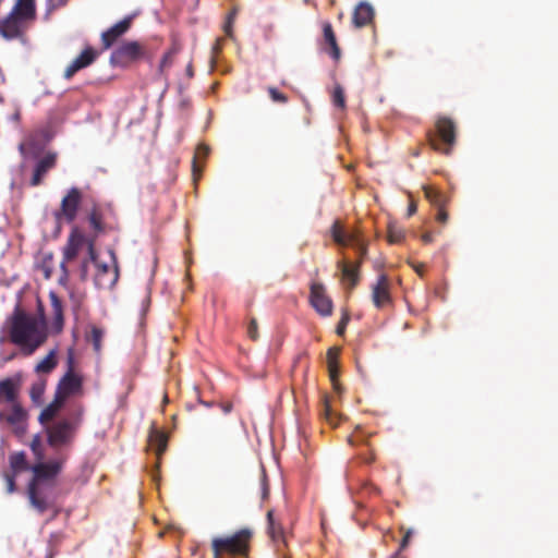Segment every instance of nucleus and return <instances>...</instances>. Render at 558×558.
Instances as JSON below:
<instances>
[{
  "label": "nucleus",
  "mask_w": 558,
  "mask_h": 558,
  "mask_svg": "<svg viewBox=\"0 0 558 558\" xmlns=\"http://www.w3.org/2000/svg\"><path fill=\"white\" fill-rule=\"evenodd\" d=\"M389 287V279L386 275H380L377 282L373 286L372 300L377 308H383L391 303Z\"/></svg>",
  "instance_id": "nucleus-14"
},
{
  "label": "nucleus",
  "mask_w": 558,
  "mask_h": 558,
  "mask_svg": "<svg viewBox=\"0 0 558 558\" xmlns=\"http://www.w3.org/2000/svg\"><path fill=\"white\" fill-rule=\"evenodd\" d=\"M260 488H262V498L266 499L269 495V485H268V478L266 475V472L264 469H262L260 472Z\"/></svg>",
  "instance_id": "nucleus-44"
},
{
  "label": "nucleus",
  "mask_w": 558,
  "mask_h": 558,
  "mask_svg": "<svg viewBox=\"0 0 558 558\" xmlns=\"http://www.w3.org/2000/svg\"><path fill=\"white\" fill-rule=\"evenodd\" d=\"M64 401L61 400V397H57L54 395L53 400L41 410L38 421L41 425H47L48 422L52 421L54 416L58 414V412L62 409L64 405Z\"/></svg>",
  "instance_id": "nucleus-25"
},
{
  "label": "nucleus",
  "mask_w": 558,
  "mask_h": 558,
  "mask_svg": "<svg viewBox=\"0 0 558 558\" xmlns=\"http://www.w3.org/2000/svg\"><path fill=\"white\" fill-rule=\"evenodd\" d=\"M35 17V0H16L11 12L0 21V35L7 40H23Z\"/></svg>",
  "instance_id": "nucleus-2"
},
{
  "label": "nucleus",
  "mask_w": 558,
  "mask_h": 558,
  "mask_svg": "<svg viewBox=\"0 0 558 558\" xmlns=\"http://www.w3.org/2000/svg\"><path fill=\"white\" fill-rule=\"evenodd\" d=\"M268 533L274 542H283L284 534L283 529L279 522L275 520L274 510L267 512Z\"/></svg>",
  "instance_id": "nucleus-29"
},
{
  "label": "nucleus",
  "mask_w": 558,
  "mask_h": 558,
  "mask_svg": "<svg viewBox=\"0 0 558 558\" xmlns=\"http://www.w3.org/2000/svg\"><path fill=\"white\" fill-rule=\"evenodd\" d=\"M267 92L269 94L270 99L274 102H278V104H287L288 102V96L286 94L281 93L280 90H278L276 87L269 86L267 88Z\"/></svg>",
  "instance_id": "nucleus-38"
},
{
  "label": "nucleus",
  "mask_w": 558,
  "mask_h": 558,
  "mask_svg": "<svg viewBox=\"0 0 558 558\" xmlns=\"http://www.w3.org/2000/svg\"><path fill=\"white\" fill-rule=\"evenodd\" d=\"M82 413L83 410L80 409L76 417L60 418L46 426L45 430L49 447L58 450L72 445L81 423Z\"/></svg>",
  "instance_id": "nucleus-3"
},
{
  "label": "nucleus",
  "mask_w": 558,
  "mask_h": 558,
  "mask_svg": "<svg viewBox=\"0 0 558 558\" xmlns=\"http://www.w3.org/2000/svg\"><path fill=\"white\" fill-rule=\"evenodd\" d=\"M437 135L428 134V144L434 150L449 155L456 143V125L449 118H439L436 122Z\"/></svg>",
  "instance_id": "nucleus-7"
},
{
  "label": "nucleus",
  "mask_w": 558,
  "mask_h": 558,
  "mask_svg": "<svg viewBox=\"0 0 558 558\" xmlns=\"http://www.w3.org/2000/svg\"><path fill=\"white\" fill-rule=\"evenodd\" d=\"M132 16H126L122 21L118 22L109 29L101 34V44L104 49H109L117 39L125 34L132 24Z\"/></svg>",
  "instance_id": "nucleus-16"
},
{
  "label": "nucleus",
  "mask_w": 558,
  "mask_h": 558,
  "mask_svg": "<svg viewBox=\"0 0 558 558\" xmlns=\"http://www.w3.org/2000/svg\"><path fill=\"white\" fill-rule=\"evenodd\" d=\"M144 47L137 41H126L117 47L111 56L110 62L113 65L126 66L144 56Z\"/></svg>",
  "instance_id": "nucleus-11"
},
{
  "label": "nucleus",
  "mask_w": 558,
  "mask_h": 558,
  "mask_svg": "<svg viewBox=\"0 0 558 558\" xmlns=\"http://www.w3.org/2000/svg\"><path fill=\"white\" fill-rule=\"evenodd\" d=\"M223 45V38H217L215 44L213 45L211 51H213V62H215V58L218 53H220Z\"/></svg>",
  "instance_id": "nucleus-48"
},
{
  "label": "nucleus",
  "mask_w": 558,
  "mask_h": 558,
  "mask_svg": "<svg viewBox=\"0 0 558 558\" xmlns=\"http://www.w3.org/2000/svg\"><path fill=\"white\" fill-rule=\"evenodd\" d=\"M168 436L165 432L158 429L155 425H151L148 435V448L155 451L157 457H160L167 449Z\"/></svg>",
  "instance_id": "nucleus-21"
},
{
  "label": "nucleus",
  "mask_w": 558,
  "mask_h": 558,
  "mask_svg": "<svg viewBox=\"0 0 558 558\" xmlns=\"http://www.w3.org/2000/svg\"><path fill=\"white\" fill-rule=\"evenodd\" d=\"M15 477H16V474L13 472L12 473H9V472L3 473V480L5 482V489H7L8 494H12L15 492Z\"/></svg>",
  "instance_id": "nucleus-42"
},
{
  "label": "nucleus",
  "mask_w": 558,
  "mask_h": 558,
  "mask_svg": "<svg viewBox=\"0 0 558 558\" xmlns=\"http://www.w3.org/2000/svg\"><path fill=\"white\" fill-rule=\"evenodd\" d=\"M340 350L338 348H330L327 351V363L331 380H336L338 376V357Z\"/></svg>",
  "instance_id": "nucleus-31"
},
{
  "label": "nucleus",
  "mask_w": 558,
  "mask_h": 558,
  "mask_svg": "<svg viewBox=\"0 0 558 558\" xmlns=\"http://www.w3.org/2000/svg\"><path fill=\"white\" fill-rule=\"evenodd\" d=\"M331 236L333 241L341 246H356L363 240L355 232L347 233L339 221H335L331 227Z\"/></svg>",
  "instance_id": "nucleus-19"
},
{
  "label": "nucleus",
  "mask_w": 558,
  "mask_h": 558,
  "mask_svg": "<svg viewBox=\"0 0 558 558\" xmlns=\"http://www.w3.org/2000/svg\"><path fill=\"white\" fill-rule=\"evenodd\" d=\"M9 338L26 355H31L45 343L47 332L45 326L40 325L35 317L16 311L11 317Z\"/></svg>",
  "instance_id": "nucleus-1"
},
{
  "label": "nucleus",
  "mask_w": 558,
  "mask_h": 558,
  "mask_svg": "<svg viewBox=\"0 0 558 558\" xmlns=\"http://www.w3.org/2000/svg\"><path fill=\"white\" fill-rule=\"evenodd\" d=\"M171 57H172L171 52H167L163 56V58H162V60L160 62V69H163L165 66H167V65H169L171 63Z\"/></svg>",
  "instance_id": "nucleus-50"
},
{
  "label": "nucleus",
  "mask_w": 558,
  "mask_h": 558,
  "mask_svg": "<svg viewBox=\"0 0 558 558\" xmlns=\"http://www.w3.org/2000/svg\"><path fill=\"white\" fill-rule=\"evenodd\" d=\"M337 266L341 270L342 280L348 282V288L354 289L360 281V263L352 265L347 262H338Z\"/></svg>",
  "instance_id": "nucleus-22"
},
{
  "label": "nucleus",
  "mask_w": 558,
  "mask_h": 558,
  "mask_svg": "<svg viewBox=\"0 0 558 558\" xmlns=\"http://www.w3.org/2000/svg\"><path fill=\"white\" fill-rule=\"evenodd\" d=\"M186 74L187 76L192 77L194 75V72H193V66L192 64L190 63L186 68Z\"/></svg>",
  "instance_id": "nucleus-57"
},
{
  "label": "nucleus",
  "mask_w": 558,
  "mask_h": 558,
  "mask_svg": "<svg viewBox=\"0 0 558 558\" xmlns=\"http://www.w3.org/2000/svg\"><path fill=\"white\" fill-rule=\"evenodd\" d=\"M88 259H84L80 265V278L85 281L88 277Z\"/></svg>",
  "instance_id": "nucleus-47"
},
{
  "label": "nucleus",
  "mask_w": 558,
  "mask_h": 558,
  "mask_svg": "<svg viewBox=\"0 0 558 558\" xmlns=\"http://www.w3.org/2000/svg\"><path fill=\"white\" fill-rule=\"evenodd\" d=\"M354 248L356 250L357 252V255H359V258H357V262L356 263H360V265L363 263V259L364 257L366 256L367 254V247H366V244L364 243V241H362L361 243H359L356 246H354Z\"/></svg>",
  "instance_id": "nucleus-45"
},
{
  "label": "nucleus",
  "mask_w": 558,
  "mask_h": 558,
  "mask_svg": "<svg viewBox=\"0 0 558 558\" xmlns=\"http://www.w3.org/2000/svg\"><path fill=\"white\" fill-rule=\"evenodd\" d=\"M422 241H423L424 243H426V244H427V243H430V242L433 241V234H432V233H429V232H427V233L423 234V235H422Z\"/></svg>",
  "instance_id": "nucleus-51"
},
{
  "label": "nucleus",
  "mask_w": 558,
  "mask_h": 558,
  "mask_svg": "<svg viewBox=\"0 0 558 558\" xmlns=\"http://www.w3.org/2000/svg\"><path fill=\"white\" fill-rule=\"evenodd\" d=\"M51 308H52V323L51 328L53 332L60 333L63 329V311H62V304L60 300L52 294L51 295Z\"/></svg>",
  "instance_id": "nucleus-26"
},
{
  "label": "nucleus",
  "mask_w": 558,
  "mask_h": 558,
  "mask_svg": "<svg viewBox=\"0 0 558 558\" xmlns=\"http://www.w3.org/2000/svg\"><path fill=\"white\" fill-rule=\"evenodd\" d=\"M69 368L60 378L54 395L61 397L64 402L68 398L83 392V378L74 372L72 355L68 359Z\"/></svg>",
  "instance_id": "nucleus-9"
},
{
  "label": "nucleus",
  "mask_w": 558,
  "mask_h": 558,
  "mask_svg": "<svg viewBox=\"0 0 558 558\" xmlns=\"http://www.w3.org/2000/svg\"><path fill=\"white\" fill-rule=\"evenodd\" d=\"M251 537L252 532L247 529H242L231 536L216 537L211 542L213 553L215 556H247Z\"/></svg>",
  "instance_id": "nucleus-4"
},
{
  "label": "nucleus",
  "mask_w": 558,
  "mask_h": 558,
  "mask_svg": "<svg viewBox=\"0 0 558 558\" xmlns=\"http://www.w3.org/2000/svg\"><path fill=\"white\" fill-rule=\"evenodd\" d=\"M231 25H232V21H228L227 20V23L225 25V32L227 33V35H231Z\"/></svg>",
  "instance_id": "nucleus-55"
},
{
  "label": "nucleus",
  "mask_w": 558,
  "mask_h": 558,
  "mask_svg": "<svg viewBox=\"0 0 558 558\" xmlns=\"http://www.w3.org/2000/svg\"><path fill=\"white\" fill-rule=\"evenodd\" d=\"M84 241H85L84 234L80 231V229L76 226H74L69 234L66 244L64 245L63 252H62L63 258H62L60 267H61L62 275L64 278H68V276H69V270H68L66 264L69 262L74 260L77 257L78 252L83 247Z\"/></svg>",
  "instance_id": "nucleus-13"
},
{
  "label": "nucleus",
  "mask_w": 558,
  "mask_h": 558,
  "mask_svg": "<svg viewBox=\"0 0 558 558\" xmlns=\"http://www.w3.org/2000/svg\"><path fill=\"white\" fill-rule=\"evenodd\" d=\"M58 365L57 352L51 350L35 367V372L43 375L51 373Z\"/></svg>",
  "instance_id": "nucleus-28"
},
{
  "label": "nucleus",
  "mask_w": 558,
  "mask_h": 558,
  "mask_svg": "<svg viewBox=\"0 0 558 558\" xmlns=\"http://www.w3.org/2000/svg\"><path fill=\"white\" fill-rule=\"evenodd\" d=\"M247 336L251 340L256 341L259 338L258 323L255 317H252L247 325Z\"/></svg>",
  "instance_id": "nucleus-41"
},
{
  "label": "nucleus",
  "mask_w": 558,
  "mask_h": 558,
  "mask_svg": "<svg viewBox=\"0 0 558 558\" xmlns=\"http://www.w3.org/2000/svg\"><path fill=\"white\" fill-rule=\"evenodd\" d=\"M235 14H236V10H235V9H233V10L229 13V15H228V21H233V19H234V16H235Z\"/></svg>",
  "instance_id": "nucleus-58"
},
{
  "label": "nucleus",
  "mask_w": 558,
  "mask_h": 558,
  "mask_svg": "<svg viewBox=\"0 0 558 558\" xmlns=\"http://www.w3.org/2000/svg\"><path fill=\"white\" fill-rule=\"evenodd\" d=\"M349 322H350V314L348 312H343L342 317L336 327V333L338 336L344 335Z\"/></svg>",
  "instance_id": "nucleus-43"
},
{
  "label": "nucleus",
  "mask_w": 558,
  "mask_h": 558,
  "mask_svg": "<svg viewBox=\"0 0 558 558\" xmlns=\"http://www.w3.org/2000/svg\"><path fill=\"white\" fill-rule=\"evenodd\" d=\"M209 154V147L205 144H199L196 148L195 155L193 157V174L196 177L197 173L201 172V168L198 166V158H206Z\"/></svg>",
  "instance_id": "nucleus-35"
},
{
  "label": "nucleus",
  "mask_w": 558,
  "mask_h": 558,
  "mask_svg": "<svg viewBox=\"0 0 558 558\" xmlns=\"http://www.w3.org/2000/svg\"><path fill=\"white\" fill-rule=\"evenodd\" d=\"M387 239L390 244L400 243L404 239V231L393 225L388 226Z\"/></svg>",
  "instance_id": "nucleus-36"
},
{
  "label": "nucleus",
  "mask_w": 558,
  "mask_h": 558,
  "mask_svg": "<svg viewBox=\"0 0 558 558\" xmlns=\"http://www.w3.org/2000/svg\"><path fill=\"white\" fill-rule=\"evenodd\" d=\"M332 101H333V105L339 108L345 107L344 92H343L342 87L339 85H337L333 89Z\"/></svg>",
  "instance_id": "nucleus-39"
},
{
  "label": "nucleus",
  "mask_w": 558,
  "mask_h": 558,
  "mask_svg": "<svg viewBox=\"0 0 558 558\" xmlns=\"http://www.w3.org/2000/svg\"><path fill=\"white\" fill-rule=\"evenodd\" d=\"M323 39L327 46L325 51L335 60L339 61L341 58V50L337 41L336 33L330 22L323 23Z\"/></svg>",
  "instance_id": "nucleus-18"
},
{
  "label": "nucleus",
  "mask_w": 558,
  "mask_h": 558,
  "mask_svg": "<svg viewBox=\"0 0 558 558\" xmlns=\"http://www.w3.org/2000/svg\"><path fill=\"white\" fill-rule=\"evenodd\" d=\"M57 163V155L52 153H48L44 156L37 163L34 169L33 177L31 179L32 186H38L43 183L46 174L56 167Z\"/></svg>",
  "instance_id": "nucleus-17"
},
{
  "label": "nucleus",
  "mask_w": 558,
  "mask_h": 558,
  "mask_svg": "<svg viewBox=\"0 0 558 558\" xmlns=\"http://www.w3.org/2000/svg\"><path fill=\"white\" fill-rule=\"evenodd\" d=\"M10 466L12 472L17 474L21 471L27 470V461L24 452H16L10 456Z\"/></svg>",
  "instance_id": "nucleus-32"
},
{
  "label": "nucleus",
  "mask_w": 558,
  "mask_h": 558,
  "mask_svg": "<svg viewBox=\"0 0 558 558\" xmlns=\"http://www.w3.org/2000/svg\"><path fill=\"white\" fill-rule=\"evenodd\" d=\"M64 459L39 462L32 466L33 477L29 482L57 486V476L61 472Z\"/></svg>",
  "instance_id": "nucleus-10"
},
{
  "label": "nucleus",
  "mask_w": 558,
  "mask_h": 558,
  "mask_svg": "<svg viewBox=\"0 0 558 558\" xmlns=\"http://www.w3.org/2000/svg\"><path fill=\"white\" fill-rule=\"evenodd\" d=\"M374 9L367 2H360L353 12L352 23L356 28L369 25L374 20Z\"/></svg>",
  "instance_id": "nucleus-20"
},
{
  "label": "nucleus",
  "mask_w": 558,
  "mask_h": 558,
  "mask_svg": "<svg viewBox=\"0 0 558 558\" xmlns=\"http://www.w3.org/2000/svg\"><path fill=\"white\" fill-rule=\"evenodd\" d=\"M53 7H62L64 5L68 0H50Z\"/></svg>",
  "instance_id": "nucleus-52"
},
{
  "label": "nucleus",
  "mask_w": 558,
  "mask_h": 558,
  "mask_svg": "<svg viewBox=\"0 0 558 558\" xmlns=\"http://www.w3.org/2000/svg\"><path fill=\"white\" fill-rule=\"evenodd\" d=\"M323 414L325 415V417L332 424V420H331V408L329 405V403L327 401H325V404H324V410H323Z\"/></svg>",
  "instance_id": "nucleus-49"
},
{
  "label": "nucleus",
  "mask_w": 558,
  "mask_h": 558,
  "mask_svg": "<svg viewBox=\"0 0 558 558\" xmlns=\"http://www.w3.org/2000/svg\"><path fill=\"white\" fill-rule=\"evenodd\" d=\"M33 451H37L38 447H39V439L38 437H36L33 441H32V445H31Z\"/></svg>",
  "instance_id": "nucleus-54"
},
{
  "label": "nucleus",
  "mask_w": 558,
  "mask_h": 558,
  "mask_svg": "<svg viewBox=\"0 0 558 558\" xmlns=\"http://www.w3.org/2000/svg\"><path fill=\"white\" fill-rule=\"evenodd\" d=\"M20 149H21L22 153L24 151V145L23 144L20 146Z\"/></svg>",
  "instance_id": "nucleus-59"
},
{
  "label": "nucleus",
  "mask_w": 558,
  "mask_h": 558,
  "mask_svg": "<svg viewBox=\"0 0 558 558\" xmlns=\"http://www.w3.org/2000/svg\"><path fill=\"white\" fill-rule=\"evenodd\" d=\"M415 213H416V205H415L414 203H411V204L409 205V208H408V215H409V216H412V215H413V214H415Z\"/></svg>",
  "instance_id": "nucleus-53"
},
{
  "label": "nucleus",
  "mask_w": 558,
  "mask_h": 558,
  "mask_svg": "<svg viewBox=\"0 0 558 558\" xmlns=\"http://www.w3.org/2000/svg\"><path fill=\"white\" fill-rule=\"evenodd\" d=\"M423 192L425 198L435 207H446L448 203V197L441 193L439 190H437L434 186L430 185H424Z\"/></svg>",
  "instance_id": "nucleus-27"
},
{
  "label": "nucleus",
  "mask_w": 558,
  "mask_h": 558,
  "mask_svg": "<svg viewBox=\"0 0 558 558\" xmlns=\"http://www.w3.org/2000/svg\"><path fill=\"white\" fill-rule=\"evenodd\" d=\"M56 488L48 484L29 482L27 486V498L33 509L39 514L56 507Z\"/></svg>",
  "instance_id": "nucleus-6"
},
{
  "label": "nucleus",
  "mask_w": 558,
  "mask_h": 558,
  "mask_svg": "<svg viewBox=\"0 0 558 558\" xmlns=\"http://www.w3.org/2000/svg\"><path fill=\"white\" fill-rule=\"evenodd\" d=\"M61 541V536L58 533H52L49 537V544L46 549L45 558H53L57 554V546Z\"/></svg>",
  "instance_id": "nucleus-37"
},
{
  "label": "nucleus",
  "mask_w": 558,
  "mask_h": 558,
  "mask_svg": "<svg viewBox=\"0 0 558 558\" xmlns=\"http://www.w3.org/2000/svg\"><path fill=\"white\" fill-rule=\"evenodd\" d=\"M97 53L92 47L85 48L65 69L64 78L71 80L76 72L87 68L96 60Z\"/></svg>",
  "instance_id": "nucleus-15"
},
{
  "label": "nucleus",
  "mask_w": 558,
  "mask_h": 558,
  "mask_svg": "<svg viewBox=\"0 0 558 558\" xmlns=\"http://www.w3.org/2000/svg\"><path fill=\"white\" fill-rule=\"evenodd\" d=\"M19 395V383L13 378L0 380V402L10 404L16 403Z\"/></svg>",
  "instance_id": "nucleus-23"
},
{
  "label": "nucleus",
  "mask_w": 558,
  "mask_h": 558,
  "mask_svg": "<svg viewBox=\"0 0 558 558\" xmlns=\"http://www.w3.org/2000/svg\"><path fill=\"white\" fill-rule=\"evenodd\" d=\"M88 252L89 257L96 267L94 278L96 287L99 289H111L119 279V266L114 251L109 250L112 267L97 260L93 244H89Z\"/></svg>",
  "instance_id": "nucleus-5"
},
{
  "label": "nucleus",
  "mask_w": 558,
  "mask_h": 558,
  "mask_svg": "<svg viewBox=\"0 0 558 558\" xmlns=\"http://www.w3.org/2000/svg\"><path fill=\"white\" fill-rule=\"evenodd\" d=\"M400 531L403 532V537L397 551L399 554L409 546L411 537L414 533L413 529H405L403 525L400 526Z\"/></svg>",
  "instance_id": "nucleus-40"
},
{
  "label": "nucleus",
  "mask_w": 558,
  "mask_h": 558,
  "mask_svg": "<svg viewBox=\"0 0 558 558\" xmlns=\"http://www.w3.org/2000/svg\"><path fill=\"white\" fill-rule=\"evenodd\" d=\"M310 303L314 310L323 317L332 314L333 303L327 294L326 288L320 282H312L310 286Z\"/></svg>",
  "instance_id": "nucleus-12"
},
{
  "label": "nucleus",
  "mask_w": 558,
  "mask_h": 558,
  "mask_svg": "<svg viewBox=\"0 0 558 558\" xmlns=\"http://www.w3.org/2000/svg\"><path fill=\"white\" fill-rule=\"evenodd\" d=\"M88 222L96 233L104 231L102 215L96 207L88 214Z\"/></svg>",
  "instance_id": "nucleus-34"
},
{
  "label": "nucleus",
  "mask_w": 558,
  "mask_h": 558,
  "mask_svg": "<svg viewBox=\"0 0 558 558\" xmlns=\"http://www.w3.org/2000/svg\"><path fill=\"white\" fill-rule=\"evenodd\" d=\"M47 379L43 376H39L36 381H34L31 386L29 396L32 401L39 405L43 402V397L46 390Z\"/></svg>",
  "instance_id": "nucleus-30"
},
{
  "label": "nucleus",
  "mask_w": 558,
  "mask_h": 558,
  "mask_svg": "<svg viewBox=\"0 0 558 558\" xmlns=\"http://www.w3.org/2000/svg\"><path fill=\"white\" fill-rule=\"evenodd\" d=\"M83 194L78 187H71L62 198L59 209L53 214L58 223H73L82 204Z\"/></svg>",
  "instance_id": "nucleus-8"
},
{
  "label": "nucleus",
  "mask_w": 558,
  "mask_h": 558,
  "mask_svg": "<svg viewBox=\"0 0 558 558\" xmlns=\"http://www.w3.org/2000/svg\"><path fill=\"white\" fill-rule=\"evenodd\" d=\"M27 418V412L20 402L11 404L10 412L4 414L0 412V421L5 420L8 424L14 427H19Z\"/></svg>",
  "instance_id": "nucleus-24"
},
{
  "label": "nucleus",
  "mask_w": 558,
  "mask_h": 558,
  "mask_svg": "<svg viewBox=\"0 0 558 558\" xmlns=\"http://www.w3.org/2000/svg\"><path fill=\"white\" fill-rule=\"evenodd\" d=\"M214 558H220V556H215V555H214Z\"/></svg>",
  "instance_id": "nucleus-60"
},
{
  "label": "nucleus",
  "mask_w": 558,
  "mask_h": 558,
  "mask_svg": "<svg viewBox=\"0 0 558 558\" xmlns=\"http://www.w3.org/2000/svg\"><path fill=\"white\" fill-rule=\"evenodd\" d=\"M221 409L225 413H229L232 409V404L231 403H223L221 404Z\"/></svg>",
  "instance_id": "nucleus-56"
},
{
  "label": "nucleus",
  "mask_w": 558,
  "mask_h": 558,
  "mask_svg": "<svg viewBox=\"0 0 558 558\" xmlns=\"http://www.w3.org/2000/svg\"><path fill=\"white\" fill-rule=\"evenodd\" d=\"M104 336H105V331L101 328H99L97 326L92 327L90 332L87 336V340L89 342H92L94 350L96 352H100V350H101V342H102Z\"/></svg>",
  "instance_id": "nucleus-33"
},
{
  "label": "nucleus",
  "mask_w": 558,
  "mask_h": 558,
  "mask_svg": "<svg viewBox=\"0 0 558 558\" xmlns=\"http://www.w3.org/2000/svg\"><path fill=\"white\" fill-rule=\"evenodd\" d=\"M436 209H437L436 220L440 223H446L448 221V213L446 210V207H439Z\"/></svg>",
  "instance_id": "nucleus-46"
}]
</instances>
